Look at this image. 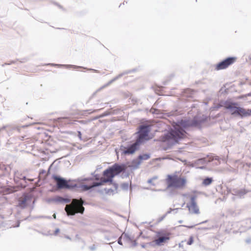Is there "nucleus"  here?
<instances>
[{"label":"nucleus","instance_id":"21","mask_svg":"<svg viewBox=\"0 0 251 251\" xmlns=\"http://www.w3.org/2000/svg\"><path fill=\"white\" fill-rule=\"evenodd\" d=\"M250 60L251 61V57L250 58Z\"/></svg>","mask_w":251,"mask_h":251},{"label":"nucleus","instance_id":"9","mask_svg":"<svg viewBox=\"0 0 251 251\" xmlns=\"http://www.w3.org/2000/svg\"><path fill=\"white\" fill-rule=\"evenodd\" d=\"M151 126L143 125L139 127V131L137 132L138 137L136 140L139 144H142L146 140H148L150 138L149 137V133L151 130Z\"/></svg>","mask_w":251,"mask_h":251},{"label":"nucleus","instance_id":"18","mask_svg":"<svg viewBox=\"0 0 251 251\" xmlns=\"http://www.w3.org/2000/svg\"><path fill=\"white\" fill-rule=\"evenodd\" d=\"M78 136L80 139L81 138V133L80 131L78 132Z\"/></svg>","mask_w":251,"mask_h":251},{"label":"nucleus","instance_id":"8","mask_svg":"<svg viewBox=\"0 0 251 251\" xmlns=\"http://www.w3.org/2000/svg\"><path fill=\"white\" fill-rule=\"evenodd\" d=\"M99 179H94L93 178H87L82 180V182L80 185V188L83 191L88 190L94 187L99 186L105 183L103 182V178H101L100 182L96 181Z\"/></svg>","mask_w":251,"mask_h":251},{"label":"nucleus","instance_id":"1","mask_svg":"<svg viewBox=\"0 0 251 251\" xmlns=\"http://www.w3.org/2000/svg\"><path fill=\"white\" fill-rule=\"evenodd\" d=\"M196 124L189 121L182 120L179 124H177L174 126V129L162 137V141L163 142L173 140L177 142L179 139L183 138L185 136L186 132L183 128L193 126Z\"/></svg>","mask_w":251,"mask_h":251},{"label":"nucleus","instance_id":"4","mask_svg":"<svg viewBox=\"0 0 251 251\" xmlns=\"http://www.w3.org/2000/svg\"><path fill=\"white\" fill-rule=\"evenodd\" d=\"M224 107L229 109L232 115H238L241 117H248L251 115V109H246L238 106L237 102L226 101L224 104Z\"/></svg>","mask_w":251,"mask_h":251},{"label":"nucleus","instance_id":"6","mask_svg":"<svg viewBox=\"0 0 251 251\" xmlns=\"http://www.w3.org/2000/svg\"><path fill=\"white\" fill-rule=\"evenodd\" d=\"M183 196L184 198L185 201H188L186 204L190 213L194 214H199V208L196 202V196L190 194H184ZM185 204V201L183 202L182 205H184Z\"/></svg>","mask_w":251,"mask_h":251},{"label":"nucleus","instance_id":"20","mask_svg":"<svg viewBox=\"0 0 251 251\" xmlns=\"http://www.w3.org/2000/svg\"><path fill=\"white\" fill-rule=\"evenodd\" d=\"M193 227V226H190L189 228H192Z\"/></svg>","mask_w":251,"mask_h":251},{"label":"nucleus","instance_id":"13","mask_svg":"<svg viewBox=\"0 0 251 251\" xmlns=\"http://www.w3.org/2000/svg\"><path fill=\"white\" fill-rule=\"evenodd\" d=\"M148 182L151 185L155 186L158 184L159 180L157 177H154L148 180Z\"/></svg>","mask_w":251,"mask_h":251},{"label":"nucleus","instance_id":"3","mask_svg":"<svg viewBox=\"0 0 251 251\" xmlns=\"http://www.w3.org/2000/svg\"><path fill=\"white\" fill-rule=\"evenodd\" d=\"M126 169V166L124 164H119L115 163L111 167L105 170L103 172V182L106 183L111 182L113 178Z\"/></svg>","mask_w":251,"mask_h":251},{"label":"nucleus","instance_id":"19","mask_svg":"<svg viewBox=\"0 0 251 251\" xmlns=\"http://www.w3.org/2000/svg\"><path fill=\"white\" fill-rule=\"evenodd\" d=\"M178 210V208L174 209L173 210Z\"/></svg>","mask_w":251,"mask_h":251},{"label":"nucleus","instance_id":"14","mask_svg":"<svg viewBox=\"0 0 251 251\" xmlns=\"http://www.w3.org/2000/svg\"><path fill=\"white\" fill-rule=\"evenodd\" d=\"M213 180L212 179V178H205L203 181V184L205 185V186H207V185H210L212 182Z\"/></svg>","mask_w":251,"mask_h":251},{"label":"nucleus","instance_id":"11","mask_svg":"<svg viewBox=\"0 0 251 251\" xmlns=\"http://www.w3.org/2000/svg\"><path fill=\"white\" fill-rule=\"evenodd\" d=\"M157 235L158 237L152 241V243L156 246L163 245L170 239V234L168 232H158Z\"/></svg>","mask_w":251,"mask_h":251},{"label":"nucleus","instance_id":"5","mask_svg":"<svg viewBox=\"0 0 251 251\" xmlns=\"http://www.w3.org/2000/svg\"><path fill=\"white\" fill-rule=\"evenodd\" d=\"M83 201L74 199L69 204H67L65 210L68 216L75 215L76 213L83 214L84 211V207L83 206Z\"/></svg>","mask_w":251,"mask_h":251},{"label":"nucleus","instance_id":"12","mask_svg":"<svg viewBox=\"0 0 251 251\" xmlns=\"http://www.w3.org/2000/svg\"><path fill=\"white\" fill-rule=\"evenodd\" d=\"M140 145V144L136 141L134 144L127 147V148H126V149L123 151L124 154L126 155L134 153L138 149Z\"/></svg>","mask_w":251,"mask_h":251},{"label":"nucleus","instance_id":"10","mask_svg":"<svg viewBox=\"0 0 251 251\" xmlns=\"http://www.w3.org/2000/svg\"><path fill=\"white\" fill-rule=\"evenodd\" d=\"M236 59L237 58L235 57H228L216 64L214 66V70L216 71H219L226 69L234 63L236 61Z\"/></svg>","mask_w":251,"mask_h":251},{"label":"nucleus","instance_id":"7","mask_svg":"<svg viewBox=\"0 0 251 251\" xmlns=\"http://www.w3.org/2000/svg\"><path fill=\"white\" fill-rule=\"evenodd\" d=\"M52 178L56 182L57 187L59 189H71L76 187L75 182L70 180H66L57 176H53Z\"/></svg>","mask_w":251,"mask_h":251},{"label":"nucleus","instance_id":"16","mask_svg":"<svg viewBox=\"0 0 251 251\" xmlns=\"http://www.w3.org/2000/svg\"><path fill=\"white\" fill-rule=\"evenodd\" d=\"M140 158L143 159H148L150 158V156L148 154H143L142 156H140Z\"/></svg>","mask_w":251,"mask_h":251},{"label":"nucleus","instance_id":"15","mask_svg":"<svg viewBox=\"0 0 251 251\" xmlns=\"http://www.w3.org/2000/svg\"><path fill=\"white\" fill-rule=\"evenodd\" d=\"M59 122L64 123L65 124H69V119L67 118H60L58 119Z\"/></svg>","mask_w":251,"mask_h":251},{"label":"nucleus","instance_id":"2","mask_svg":"<svg viewBox=\"0 0 251 251\" xmlns=\"http://www.w3.org/2000/svg\"><path fill=\"white\" fill-rule=\"evenodd\" d=\"M165 182L168 188L183 189L187 186V179L181 173L176 172L173 174L167 175Z\"/></svg>","mask_w":251,"mask_h":251},{"label":"nucleus","instance_id":"17","mask_svg":"<svg viewBox=\"0 0 251 251\" xmlns=\"http://www.w3.org/2000/svg\"><path fill=\"white\" fill-rule=\"evenodd\" d=\"M118 243L121 245H122L123 244H122V237H120L119 239H118Z\"/></svg>","mask_w":251,"mask_h":251}]
</instances>
